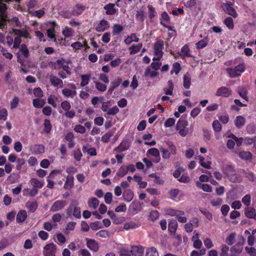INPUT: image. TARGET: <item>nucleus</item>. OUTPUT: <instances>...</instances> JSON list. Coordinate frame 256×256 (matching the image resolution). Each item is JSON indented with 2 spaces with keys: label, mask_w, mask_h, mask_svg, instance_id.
Segmentation results:
<instances>
[{
  "label": "nucleus",
  "mask_w": 256,
  "mask_h": 256,
  "mask_svg": "<svg viewBox=\"0 0 256 256\" xmlns=\"http://www.w3.org/2000/svg\"><path fill=\"white\" fill-rule=\"evenodd\" d=\"M133 178L137 182L140 188H144L147 186V182L145 181H142L140 176L134 175Z\"/></svg>",
  "instance_id": "5701e85b"
},
{
  "label": "nucleus",
  "mask_w": 256,
  "mask_h": 256,
  "mask_svg": "<svg viewBox=\"0 0 256 256\" xmlns=\"http://www.w3.org/2000/svg\"><path fill=\"white\" fill-rule=\"evenodd\" d=\"M146 256H158V254L155 248L150 247L146 250Z\"/></svg>",
  "instance_id": "603ef678"
},
{
  "label": "nucleus",
  "mask_w": 256,
  "mask_h": 256,
  "mask_svg": "<svg viewBox=\"0 0 256 256\" xmlns=\"http://www.w3.org/2000/svg\"><path fill=\"white\" fill-rule=\"evenodd\" d=\"M88 204L90 208L96 209L99 204V202L97 198H92L88 200Z\"/></svg>",
  "instance_id": "f704fd0d"
},
{
  "label": "nucleus",
  "mask_w": 256,
  "mask_h": 256,
  "mask_svg": "<svg viewBox=\"0 0 256 256\" xmlns=\"http://www.w3.org/2000/svg\"><path fill=\"white\" fill-rule=\"evenodd\" d=\"M27 218V214L26 210H20L16 215V222L18 223L23 222Z\"/></svg>",
  "instance_id": "f3484780"
},
{
  "label": "nucleus",
  "mask_w": 256,
  "mask_h": 256,
  "mask_svg": "<svg viewBox=\"0 0 256 256\" xmlns=\"http://www.w3.org/2000/svg\"><path fill=\"white\" fill-rule=\"evenodd\" d=\"M144 75L146 76H149L154 78L158 75V72L151 68L150 66L146 68L144 72Z\"/></svg>",
  "instance_id": "412c9836"
},
{
  "label": "nucleus",
  "mask_w": 256,
  "mask_h": 256,
  "mask_svg": "<svg viewBox=\"0 0 256 256\" xmlns=\"http://www.w3.org/2000/svg\"><path fill=\"white\" fill-rule=\"evenodd\" d=\"M148 14L150 19L152 20V19L157 15L156 9L152 5L148 6Z\"/></svg>",
  "instance_id": "58836bf2"
},
{
  "label": "nucleus",
  "mask_w": 256,
  "mask_h": 256,
  "mask_svg": "<svg viewBox=\"0 0 256 256\" xmlns=\"http://www.w3.org/2000/svg\"><path fill=\"white\" fill-rule=\"evenodd\" d=\"M57 224L55 223H52V222H46L44 224V230L48 231H50L53 228H56Z\"/></svg>",
  "instance_id": "5fc2aeb1"
},
{
  "label": "nucleus",
  "mask_w": 256,
  "mask_h": 256,
  "mask_svg": "<svg viewBox=\"0 0 256 256\" xmlns=\"http://www.w3.org/2000/svg\"><path fill=\"white\" fill-rule=\"evenodd\" d=\"M62 33L66 38L72 37L74 35V31L72 28L67 26L62 28Z\"/></svg>",
  "instance_id": "2eb2a0df"
},
{
  "label": "nucleus",
  "mask_w": 256,
  "mask_h": 256,
  "mask_svg": "<svg viewBox=\"0 0 256 256\" xmlns=\"http://www.w3.org/2000/svg\"><path fill=\"white\" fill-rule=\"evenodd\" d=\"M62 94L66 97H74L76 95V92L68 88H64L62 90Z\"/></svg>",
  "instance_id": "09e8293b"
},
{
  "label": "nucleus",
  "mask_w": 256,
  "mask_h": 256,
  "mask_svg": "<svg viewBox=\"0 0 256 256\" xmlns=\"http://www.w3.org/2000/svg\"><path fill=\"white\" fill-rule=\"evenodd\" d=\"M212 128L216 132H220L222 130V126L218 120L213 122Z\"/></svg>",
  "instance_id": "69168bd1"
},
{
  "label": "nucleus",
  "mask_w": 256,
  "mask_h": 256,
  "mask_svg": "<svg viewBox=\"0 0 256 256\" xmlns=\"http://www.w3.org/2000/svg\"><path fill=\"white\" fill-rule=\"evenodd\" d=\"M124 29V27L120 24H114L112 28V32L114 34L120 33Z\"/></svg>",
  "instance_id": "e2e57ef3"
},
{
  "label": "nucleus",
  "mask_w": 256,
  "mask_h": 256,
  "mask_svg": "<svg viewBox=\"0 0 256 256\" xmlns=\"http://www.w3.org/2000/svg\"><path fill=\"white\" fill-rule=\"evenodd\" d=\"M245 70L244 64H240L234 68H228L226 72L230 78H236L240 76Z\"/></svg>",
  "instance_id": "20e7f679"
},
{
  "label": "nucleus",
  "mask_w": 256,
  "mask_h": 256,
  "mask_svg": "<svg viewBox=\"0 0 256 256\" xmlns=\"http://www.w3.org/2000/svg\"><path fill=\"white\" fill-rule=\"evenodd\" d=\"M188 125V122L186 120L183 119H180L177 122L176 129L178 130L182 128H186Z\"/></svg>",
  "instance_id": "8fccbe9b"
},
{
  "label": "nucleus",
  "mask_w": 256,
  "mask_h": 256,
  "mask_svg": "<svg viewBox=\"0 0 256 256\" xmlns=\"http://www.w3.org/2000/svg\"><path fill=\"white\" fill-rule=\"evenodd\" d=\"M90 76L88 74L81 75L80 78L82 79V82L80 84V86L84 87L88 85L90 80Z\"/></svg>",
  "instance_id": "e433bc0d"
},
{
  "label": "nucleus",
  "mask_w": 256,
  "mask_h": 256,
  "mask_svg": "<svg viewBox=\"0 0 256 256\" xmlns=\"http://www.w3.org/2000/svg\"><path fill=\"white\" fill-rule=\"evenodd\" d=\"M222 203V200L220 198H216L210 200V204L213 206H219Z\"/></svg>",
  "instance_id": "052dcab7"
},
{
  "label": "nucleus",
  "mask_w": 256,
  "mask_h": 256,
  "mask_svg": "<svg viewBox=\"0 0 256 256\" xmlns=\"http://www.w3.org/2000/svg\"><path fill=\"white\" fill-rule=\"evenodd\" d=\"M58 102V98L55 95H50L48 97V102L52 105L54 108L57 107V102Z\"/></svg>",
  "instance_id": "c85d7f7f"
},
{
  "label": "nucleus",
  "mask_w": 256,
  "mask_h": 256,
  "mask_svg": "<svg viewBox=\"0 0 256 256\" xmlns=\"http://www.w3.org/2000/svg\"><path fill=\"white\" fill-rule=\"evenodd\" d=\"M164 42L162 40H158L154 45V57L152 58L153 61L160 60L162 56V49Z\"/></svg>",
  "instance_id": "39448f33"
},
{
  "label": "nucleus",
  "mask_w": 256,
  "mask_h": 256,
  "mask_svg": "<svg viewBox=\"0 0 256 256\" xmlns=\"http://www.w3.org/2000/svg\"><path fill=\"white\" fill-rule=\"evenodd\" d=\"M164 214L170 216H176L178 212H180L179 210H176L172 208H167L164 210Z\"/></svg>",
  "instance_id": "680f3d73"
},
{
  "label": "nucleus",
  "mask_w": 256,
  "mask_h": 256,
  "mask_svg": "<svg viewBox=\"0 0 256 256\" xmlns=\"http://www.w3.org/2000/svg\"><path fill=\"white\" fill-rule=\"evenodd\" d=\"M26 208L30 212H34L38 208V204L36 202L28 201L26 203Z\"/></svg>",
  "instance_id": "b1692460"
},
{
  "label": "nucleus",
  "mask_w": 256,
  "mask_h": 256,
  "mask_svg": "<svg viewBox=\"0 0 256 256\" xmlns=\"http://www.w3.org/2000/svg\"><path fill=\"white\" fill-rule=\"evenodd\" d=\"M245 250L250 256H256V248L252 246H246Z\"/></svg>",
  "instance_id": "774afa93"
},
{
  "label": "nucleus",
  "mask_w": 256,
  "mask_h": 256,
  "mask_svg": "<svg viewBox=\"0 0 256 256\" xmlns=\"http://www.w3.org/2000/svg\"><path fill=\"white\" fill-rule=\"evenodd\" d=\"M115 5L114 4H109L104 6V8L106 10L107 14H114L116 12V10L114 8Z\"/></svg>",
  "instance_id": "bb28decb"
},
{
  "label": "nucleus",
  "mask_w": 256,
  "mask_h": 256,
  "mask_svg": "<svg viewBox=\"0 0 256 256\" xmlns=\"http://www.w3.org/2000/svg\"><path fill=\"white\" fill-rule=\"evenodd\" d=\"M239 157L244 160H251L252 158V154L249 152L242 151L238 154Z\"/></svg>",
  "instance_id": "4be33fe9"
},
{
  "label": "nucleus",
  "mask_w": 256,
  "mask_h": 256,
  "mask_svg": "<svg viewBox=\"0 0 256 256\" xmlns=\"http://www.w3.org/2000/svg\"><path fill=\"white\" fill-rule=\"evenodd\" d=\"M74 130L82 134H84L86 132V128L82 125L76 124L74 126Z\"/></svg>",
  "instance_id": "338daca9"
},
{
  "label": "nucleus",
  "mask_w": 256,
  "mask_h": 256,
  "mask_svg": "<svg viewBox=\"0 0 256 256\" xmlns=\"http://www.w3.org/2000/svg\"><path fill=\"white\" fill-rule=\"evenodd\" d=\"M66 200H58L56 201L52 206L50 208L51 212H56L62 209L66 205Z\"/></svg>",
  "instance_id": "1a4fd4ad"
},
{
  "label": "nucleus",
  "mask_w": 256,
  "mask_h": 256,
  "mask_svg": "<svg viewBox=\"0 0 256 256\" xmlns=\"http://www.w3.org/2000/svg\"><path fill=\"white\" fill-rule=\"evenodd\" d=\"M167 145L168 149L163 147H161L160 148L162 152V158L164 159L169 158L171 154L176 155V147L172 142H168Z\"/></svg>",
  "instance_id": "7ed1b4c3"
},
{
  "label": "nucleus",
  "mask_w": 256,
  "mask_h": 256,
  "mask_svg": "<svg viewBox=\"0 0 256 256\" xmlns=\"http://www.w3.org/2000/svg\"><path fill=\"white\" fill-rule=\"evenodd\" d=\"M256 213V210L254 208H250L249 206L246 207L244 210V214L246 217L252 218Z\"/></svg>",
  "instance_id": "72a5a7b5"
},
{
  "label": "nucleus",
  "mask_w": 256,
  "mask_h": 256,
  "mask_svg": "<svg viewBox=\"0 0 256 256\" xmlns=\"http://www.w3.org/2000/svg\"><path fill=\"white\" fill-rule=\"evenodd\" d=\"M30 150L34 154H39L44 152L45 148L42 144H36L32 146Z\"/></svg>",
  "instance_id": "ddd939ff"
},
{
  "label": "nucleus",
  "mask_w": 256,
  "mask_h": 256,
  "mask_svg": "<svg viewBox=\"0 0 256 256\" xmlns=\"http://www.w3.org/2000/svg\"><path fill=\"white\" fill-rule=\"evenodd\" d=\"M209 42V38L208 36L204 37L202 40L198 41L196 44V48L198 49L203 48L206 47Z\"/></svg>",
  "instance_id": "6ab92c4d"
},
{
  "label": "nucleus",
  "mask_w": 256,
  "mask_h": 256,
  "mask_svg": "<svg viewBox=\"0 0 256 256\" xmlns=\"http://www.w3.org/2000/svg\"><path fill=\"white\" fill-rule=\"evenodd\" d=\"M144 252L143 247L140 246H133L129 252L134 256H142Z\"/></svg>",
  "instance_id": "4468645a"
},
{
  "label": "nucleus",
  "mask_w": 256,
  "mask_h": 256,
  "mask_svg": "<svg viewBox=\"0 0 256 256\" xmlns=\"http://www.w3.org/2000/svg\"><path fill=\"white\" fill-rule=\"evenodd\" d=\"M231 94L232 92L230 90L226 87L222 86L218 88L216 94L218 96L228 97Z\"/></svg>",
  "instance_id": "9d476101"
},
{
  "label": "nucleus",
  "mask_w": 256,
  "mask_h": 256,
  "mask_svg": "<svg viewBox=\"0 0 256 256\" xmlns=\"http://www.w3.org/2000/svg\"><path fill=\"white\" fill-rule=\"evenodd\" d=\"M94 82L95 84L96 88L100 92H104L106 89V86L98 80H95L94 78Z\"/></svg>",
  "instance_id": "4c0bfd02"
},
{
  "label": "nucleus",
  "mask_w": 256,
  "mask_h": 256,
  "mask_svg": "<svg viewBox=\"0 0 256 256\" xmlns=\"http://www.w3.org/2000/svg\"><path fill=\"white\" fill-rule=\"evenodd\" d=\"M178 223L176 220H171L168 224V230L170 232H175L178 228Z\"/></svg>",
  "instance_id": "79ce46f5"
},
{
  "label": "nucleus",
  "mask_w": 256,
  "mask_h": 256,
  "mask_svg": "<svg viewBox=\"0 0 256 256\" xmlns=\"http://www.w3.org/2000/svg\"><path fill=\"white\" fill-rule=\"evenodd\" d=\"M140 226L138 224L136 223L133 222H130L124 224V228L125 230H129L131 228H136Z\"/></svg>",
  "instance_id": "3c124183"
},
{
  "label": "nucleus",
  "mask_w": 256,
  "mask_h": 256,
  "mask_svg": "<svg viewBox=\"0 0 256 256\" xmlns=\"http://www.w3.org/2000/svg\"><path fill=\"white\" fill-rule=\"evenodd\" d=\"M86 245L92 251L96 252L99 250L98 244L94 240L86 238Z\"/></svg>",
  "instance_id": "6e6552de"
},
{
  "label": "nucleus",
  "mask_w": 256,
  "mask_h": 256,
  "mask_svg": "<svg viewBox=\"0 0 256 256\" xmlns=\"http://www.w3.org/2000/svg\"><path fill=\"white\" fill-rule=\"evenodd\" d=\"M139 39L136 37L135 34H132L130 36H128L124 40V43L126 44H130L132 42H138Z\"/></svg>",
  "instance_id": "c756f323"
},
{
  "label": "nucleus",
  "mask_w": 256,
  "mask_h": 256,
  "mask_svg": "<svg viewBox=\"0 0 256 256\" xmlns=\"http://www.w3.org/2000/svg\"><path fill=\"white\" fill-rule=\"evenodd\" d=\"M68 210H74L72 214L76 218H79L81 217V212L80 208L74 206L73 204H71Z\"/></svg>",
  "instance_id": "393cba45"
},
{
  "label": "nucleus",
  "mask_w": 256,
  "mask_h": 256,
  "mask_svg": "<svg viewBox=\"0 0 256 256\" xmlns=\"http://www.w3.org/2000/svg\"><path fill=\"white\" fill-rule=\"evenodd\" d=\"M12 32L15 35L17 36L15 38L13 44V47L14 48L19 47L22 42L21 36L26 38H30V34L28 29L26 27L22 28L21 29H12Z\"/></svg>",
  "instance_id": "f03ea898"
},
{
  "label": "nucleus",
  "mask_w": 256,
  "mask_h": 256,
  "mask_svg": "<svg viewBox=\"0 0 256 256\" xmlns=\"http://www.w3.org/2000/svg\"><path fill=\"white\" fill-rule=\"evenodd\" d=\"M180 56L182 58H184L186 56H191L190 50L187 44L184 45L182 48Z\"/></svg>",
  "instance_id": "cd10ccee"
},
{
  "label": "nucleus",
  "mask_w": 256,
  "mask_h": 256,
  "mask_svg": "<svg viewBox=\"0 0 256 256\" xmlns=\"http://www.w3.org/2000/svg\"><path fill=\"white\" fill-rule=\"evenodd\" d=\"M85 6L81 5H76L73 9L72 14L74 16H78L81 14L85 10Z\"/></svg>",
  "instance_id": "c9c22d12"
},
{
  "label": "nucleus",
  "mask_w": 256,
  "mask_h": 256,
  "mask_svg": "<svg viewBox=\"0 0 256 256\" xmlns=\"http://www.w3.org/2000/svg\"><path fill=\"white\" fill-rule=\"evenodd\" d=\"M47 26V36L51 40H54V41L56 42V44H62L63 43L66 41L64 38H56V30L55 28L58 26L57 24L55 22H49L46 23Z\"/></svg>",
  "instance_id": "f257e3e1"
},
{
  "label": "nucleus",
  "mask_w": 256,
  "mask_h": 256,
  "mask_svg": "<svg viewBox=\"0 0 256 256\" xmlns=\"http://www.w3.org/2000/svg\"><path fill=\"white\" fill-rule=\"evenodd\" d=\"M122 196L124 200L130 202L133 198L134 194L131 190L128 189L124 192Z\"/></svg>",
  "instance_id": "aec40b11"
},
{
  "label": "nucleus",
  "mask_w": 256,
  "mask_h": 256,
  "mask_svg": "<svg viewBox=\"0 0 256 256\" xmlns=\"http://www.w3.org/2000/svg\"><path fill=\"white\" fill-rule=\"evenodd\" d=\"M245 118L241 116H237L234 120V124L236 127L240 128L245 124Z\"/></svg>",
  "instance_id": "7c9ffc66"
},
{
  "label": "nucleus",
  "mask_w": 256,
  "mask_h": 256,
  "mask_svg": "<svg viewBox=\"0 0 256 256\" xmlns=\"http://www.w3.org/2000/svg\"><path fill=\"white\" fill-rule=\"evenodd\" d=\"M242 250V247L238 246L236 244L232 247L230 249L231 252L232 253V256H234L238 254H240Z\"/></svg>",
  "instance_id": "864d4df0"
},
{
  "label": "nucleus",
  "mask_w": 256,
  "mask_h": 256,
  "mask_svg": "<svg viewBox=\"0 0 256 256\" xmlns=\"http://www.w3.org/2000/svg\"><path fill=\"white\" fill-rule=\"evenodd\" d=\"M222 170L224 173L226 174L228 176L234 172V167L230 164H228L226 166L224 167Z\"/></svg>",
  "instance_id": "c03bdc74"
},
{
  "label": "nucleus",
  "mask_w": 256,
  "mask_h": 256,
  "mask_svg": "<svg viewBox=\"0 0 256 256\" xmlns=\"http://www.w3.org/2000/svg\"><path fill=\"white\" fill-rule=\"evenodd\" d=\"M180 191L178 189H174L170 192V196L171 199L176 201L180 200V198L178 197Z\"/></svg>",
  "instance_id": "ea45409f"
},
{
  "label": "nucleus",
  "mask_w": 256,
  "mask_h": 256,
  "mask_svg": "<svg viewBox=\"0 0 256 256\" xmlns=\"http://www.w3.org/2000/svg\"><path fill=\"white\" fill-rule=\"evenodd\" d=\"M30 182L34 188H42L44 185V182L39 180L36 178H32L30 180Z\"/></svg>",
  "instance_id": "a211bd4d"
},
{
  "label": "nucleus",
  "mask_w": 256,
  "mask_h": 256,
  "mask_svg": "<svg viewBox=\"0 0 256 256\" xmlns=\"http://www.w3.org/2000/svg\"><path fill=\"white\" fill-rule=\"evenodd\" d=\"M56 246L50 243L44 246L43 254L44 256H56Z\"/></svg>",
  "instance_id": "0eeeda50"
},
{
  "label": "nucleus",
  "mask_w": 256,
  "mask_h": 256,
  "mask_svg": "<svg viewBox=\"0 0 256 256\" xmlns=\"http://www.w3.org/2000/svg\"><path fill=\"white\" fill-rule=\"evenodd\" d=\"M179 212H178L176 214V217L178 220L182 223H184L187 221V218L186 217L184 216V212L182 210H180Z\"/></svg>",
  "instance_id": "a18cd8bd"
},
{
  "label": "nucleus",
  "mask_w": 256,
  "mask_h": 256,
  "mask_svg": "<svg viewBox=\"0 0 256 256\" xmlns=\"http://www.w3.org/2000/svg\"><path fill=\"white\" fill-rule=\"evenodd\" d=\"M168 88H165L164 91L166 94V95H172V92L174 89V85L172 80H168Z\"/></svg>",
  "instance_id": "49530a36"
},
{
  "label": "nucleus",
  "mask_w": 256,
  "mask_h": 256,
  "mask_svg": "<svg viewBox=\"0 0 256 256\" xmlns=\"http://www.w3.org/2000/svg\"><path fill=\"white\" fill-rule=\"evenodd\" d=\"M50 80L52 84L54 86L62 87L63 86V82L62 80L54 76H50Z\"/></svg>",
  "instance_id": "dca6fc26"
},
{
  "label": "nucleus",
  "mask_w": 256,
  "mask_h": 256,
  "mask_svg": "<svg viewBox=\"0 0 256 256\" xmlns=\"http://www.w3.org/2000/svg\"><path fill=\"white\" fill-rule=\"evenodd\" d=\"M110 25L108 22L103 19L97 24L96 27V30L98 32H102L108 29Z\"/></svg>",
  "instance_id": "9b49d317"
},
{
  "label": "nucleus",
  "mask_w": 256,
  "mask_h": 256,
  "mask_svg": "<svg viewBox=\"0 0 256 256\" xmlns=\"http://www.w3.org/2000/svg\"><path fill=\"white\" fill-rule=\"evenodd\" d=\"M196 186L200 188L202 190L206 192H212V187L210 186V185L206 184H202L200 182H197L196 183Z\"/></svg>",
  "instance_id": "a878e982"
},
{
  "label": "nucleus",
  "mask_w": 256,
  "mask_h": 256,
  "mask_svg": "<svg viewBox=\"0 0 256 256\" xmlns=\"http://www.w3.org/2000/svg\"><path fill=\"white\" fill-rule=\"evenodd\" d=\"M142 47V44L139 43L136 45H132L130 48V54H134L138 53Z\"/></svg>",
  "instance_id": "37998d69"
},
{
  "label": "nucleus",
  "mask_w": 256,
  "mask_h": 256,
  "mask_svg": "<svg viewBox=\"0 0 256 256\" xmlns=\"http://www.w3.org/2000/svg\"><path fill=\"white\" fill-rule=\"evenodd\" d=\"M242 203L246 206V207L250 205L251 197L249 194H246L244 196L242 200Z\"/></svg>",
  "instance_id": "0e129e2a"
},
{
  "label": "nucleus",
  "mask_w": 256,
  "mask_h": 256,
  "mask_svg": "<svg viewBox=\"0 0 256 256\" xmlns=\"http://www.w3.org/2000/svg\"><path fill=\"white\" fill-rule=\"evenodd\" d=\"M236 236V234L234 232L230 234L226 238V242L230 246L232 245L235 240Z\"/></svg>",
  "instance_id": "6e6d98bb"
},
{
  "label": "nucleus",
  "mask_w": 256,
  "mask_h": 256,
  "mask_svg": "<svg viewBox=\"0 0 256 256\" xmlns=\"http://www.w3.org/2000/svg\"><path fill=\"white\" fill-rule=\"evenodd\" d=\"M74 178L72 176H68L66 177V181L64 184V188L69 189L72 188L74 186Z\"/></svg>",
  "instance_id": "473e14b6"
},
{
  "label": "nucleus",
  "mask_w": 256,
  "mask_h": 256,
  "mask_svg": "<svg viewBox=\"0 0 256 256\" xmlns=\"http://www.w3.org/2000/svg\"><path fill=\"white\" fill-rule=\"evenodd\" d=\"M234 3V0H232V1L223 3L222 7L227 14L232 16L234 18H236L238 16V14L235 9L232 6Z\"/></svg>",
  "instance_id": "423d86ee"
},
{
  "label": "nucleus",
  "mask_w": 256,
  "mask_h": 256,
  "mask_svg": "<svg viewBox=\"0 0 256 256\" xmlns=\"http://www.w3.org/2000/svg\"><path fill=\"white\" fill-rule=\"evenodd\" d=\"M127 172H128L126 166H122L118 170L116 175L120 177H123L127 174Z\"/></svg>",
  "instance_id": "13d9d810"
},
{
  "label": "nucleus",
  "mask_w": 256,
  "mask_h": 256,
  "mask_svg": "<svg viewBox=\"0 0 256 256\" xmlns=\"http://www.w3.org/2000/svg\"><path fill=\"white\" fill-rule=\"evenodd\" d=\"M44 130L46 133H49L52 130V124L49 120H45L44 123Z\"/></svg>",
  "instance_id": "bf43d9fd"
},
{
  "label": "nucleus",
  "mask_w": 256,
  "mask_h": 256,
  "mask_svg": "<svg viewBox=\"0 0 256 256\" xmlns=\"http://www.w3.org/2000/svg\"><path fill=\"white\" fill-rule=\"evenodd\" d=\"M170 20V18L167 12H162L160 16V24L163 26H166V24L169 22Z\"/></svg>",
  "instance_id": "2f4dec72"
},
{
  "label": "nucleus",
  "mask_w": 256,
  "mask_h": 256,
  "mask_svg": "<svg viewBox=\"0 0 256 256\" xmlns=\"http://www.w3.org/2000/svg\"><path fill=\"white\" fill-rule=\"evenodd\" d=\"M191 84V78L190 76L186 74L184 76L183 86L184 88L188 89Z\"/></svg>",
  "instance_id": "a19ab883"
},
{
  "label": "nucleus",
  "mask_w": 256,
  "mask_h": 256,
  "mask_svg": "<svg viewBox=\"0 0 256 256\" xmlns=\"http://www.w3.org/2000/svg\"><path fill=\"white\" fill-rule=\"evenodd\" d=\"M224 24L228 28L232 30L234 28L233 20L230 17L226 18L224 20Z\"/></svg>",
  "instance_id": "4d7b16f0"
},
{
  "label": "nucleus",
  "mask_w": 256,
  "mask_h": 256,
  "mask_svg": "<svg viewBox=\"0 0 256 256\" xmlns=\"http://www.w3.org/2000/svg\"><path fill=\"white\" fill-rule=\"evenodd\" d=\"M147 156H152L156 158V160L155 161V162L158 163L160 160V152L156 148H151L148 149L146 154Z\"/></svg>",
  "instance_id": "f8f14e48"
},
{
  "label": "nucleus",
  "mask_w": 256,
  "mask_h": 256,
  "mask_svg": "<svg viewBox=\"0 0 256 256\" xmlns=\"http://www.w3.org/2000/svg\"><path fill=\"white\" fill-rule=\"evenodd\" d=\"M33 105L36 108H41L45 104L44 100L40 98H36L33 100Z\"/></svg>",
  "instance_id": "de8ad7c7"
}]
</instances>
